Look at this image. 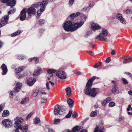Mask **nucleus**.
Instances as JSON below:
<instances>
[{
	"label": "nucleus",
	"instance_id": "7c9ffc66",
	"mask_svg": "<svg viewBox=\"0 0 132 132\" xmlns=\"http://www.w3.org/2000/svg\"><path fill=\"white\" fill-rule=\"evenodd\" d=\"M27 75V73L25 72L23 74H20L18 75L17 77L16 78L18 79H21L24 77V76Z\"/></svg>",
	"mask_w": 132,
	"mask_h": 132
},
{
	"label": "nucleus",
	"instance_id": "052dcab7",
	"mask_svg": "<svg viewBox=\"0 0 132 132\" xmlns=\"http://www.w3.org/2000/svg\"><path fill=\"white\" fill-rule=\"evenodd\" d=\"M14 92L13 91H11L10 93V95L11 97L12 98L13 97L12 96L13 95V94Z\"/></svg>",
	"mask_w": 132,
	"mask_h": 132
},
{
	"label": "nucleus",
	"instance_id": "680f3d73",
	"mask_svg": "<svg viewBox=\"0 0 132 132\" xmlns=\"http://www.w3.org/2000/svg\"><path fill=\"white\" fill-rule=\"evenodd\" d=\"M72 132V131H71L69 129H67L64 131L63 132Z\"/></svg>",
	"mask_w": 132,
	"mask_h": 132
},
{
	"label": "nucleus",
	"instance_id": "3c124183",
	"mask_svg": "<svg viewBox=\"0 0 132 132\" xmlns=\"http://www.w3.org/2000/svg\"><path fill=\"white\" fill-rule=\"evenodd\" d=\"M111 59L110 57L107 58L105 62L107 63H109Z\"/></svg>",
	"mask_w": 132,
	"mask_h": 132
},
{
	"label": "nucleus",
	"instance_id": "c9c22d12",
	"mask_svg": "<svg viewBox=\"0 0 132 132\" xmlns=\"http://www.w3.org/2000/svg\"><path fill=\"white\" fill-rule=\"evenodd\" d=\"M60 119H55L54 120L53 123L54 124H57L59 123L60 121Z\"/></svg>",
	"mask_w": 132,
	"mask_h": 132
},
{
	"label": "nucleus",
	"instance_id": "774afa93",
	"mask_svg": "<svg viewBox=\"0 0 132 132\" xmlns=\"http://www.w3.org/2000/svg\"><path fill=\"white\" fill-rule=\"evenodd\" d=\"M88 7H85L82 9L83 11H86Z\"/></svg>",
	"mask_w": 132,
	"mask_h": 132
},
{
	"label": "nucleus",
	"instance_id": "8fccbe9b",
	"mask_svg": "<svg viewBox=\"0 0 132 132\" xmlns=\"http://www.w3.org/2000/svg\"><path fill=\"white\" fill-rule=\"evenodd\" d=\"M34 59L35 61V64H37L39 62V60L37 58V57H34Z\"/></svg>",
	"mask_w": 132,
	"mask_h": 132
},
{
	"label": "nucleus",
	"instance_id": "1a4fd4ad",
	"mask_svg": "<svg viewBox=\"0 0 132 132\" xmlns=\"http://www.w3.org/2000/svg\"><path fill=\"white\" fill-rule=\"evenodd\" d=\"M56 76L61 79H64L67 78L66 73L63 71H58L56 73Z\"/></svg>",
	"mask_w": 132,
	"mask_h": 132
},
{
	"label": "nucleus",
	"instance_id": "4d7b16f0",
	"mask_svg": "<svg viewBox=\"0 0 132 132\" xmlns=\"http://www.w3.org/2000/svg\"><path fill=\"white\" fill-rule=\"evenodd\" d=\"M72 116L74 118L77 117V114L76 113H75L72 114Z\"/></svg>",
	"mask_w": 132,
	"mask_h": 132
},
{
	"label": "nucleus",
	"instance_id": "f257e3e1",
	"mask_svg": "<svg viewBox=\"0 0 132 132\" xmlns=\"http://www.w3.org/2000/svg\"><path fill=\"white\" fill-rule=\"evenodd\" d=\"M48 0H43L42 2L36 3L32 5V7L29 8L27 11V12L29 15L31 14H35L36 12V10L34 7L38 8L40 7V9L37 11V14L39 16L44 11L47 4Z\"/></svg>",
	"mask_w": 132,
	"mask_h": 132
},
{
	"label": "nucleus",
	"instance_id": "20e7f679",
	"mask_svg": "<svg viewBox=\"0 0 132 132\" xmlns=\"http://www.w3.org/2000/svg\"><path fill=\"white\" fill-rule=\"evenodd\" d=\"M91 86L86 87L84 90V93L86 95L95 97L97 94L98 91V89L94 88L90 89V87Z\"/></svg>",
	"mask_w": 132,
	"mask_h": 132
},
{
	"label": "nucleus",
	"instance_id": "a19ab883",
	"mask_svg": "<svg viewBox=\"0 0 132 132\" xmlns=\"http://www.w3.org/2000/svg\"><path fill=\"white\" fill-rule=\"evenodd\" d=\"M33 114V112H32L29 114L26 117V119L28 120L29 118H30Z\"/></svg>",
	"mask_w": 132,
	"mask_h": 132
},
{
	"label": "nucleus",
	"instance_id": "6ab92c4d",
	"mask_svg": "<svg viewBox=\"0 0 132 132\" xmlns=\"http://www.w3.org/2000/svg\"><path fill=\"white\" fill-rule=\"evenodd\" d=\"M1 67L3 70L2 74L3 75H5L6 74L7 71V69L6 65L5 64H3L2 65Z\"/></svg>",
	"mask_w": 132,
	"mask_h": 132
},
{
	"label": "nucleus",
	"instance_id": "37998d69",
	"mask_svg": "<svg viewBox=\"0 0 132 132\" xmlns=\"http://www.w3.org/2000/svg\"><path fill=\"white\" fill-rule=\"evenodd\" d=\"M115 105L114 103L113 102H112L109 103V105L110 107H112L114 106Z\"/></svg>",
	"mask_w": 132,
	"mask_h": 132
},
{
	"label": "nucleus",
	"instance_id": "7ed1b4c3",
	"mask_svg": "<svg viewBox=\"0 0 132 132\" xmlns=\"http://www.w3.org/2000/svg\"><path fill=\"white\" fill-rule=\"evenodd\" d=\"M108 31L106 29H103L102 30L101 32L96 37L95 39L102 42H108L109 40L108 38Z\"/></svg>",
	"mask_w": 132,
	"mask_h": 132
},
{
	"label": "nucleus",
	"instance_id": "2f4dec72",
	"mask_svg": "<svg viewBox=\"0 0 132 132\" xmlns=\"http://www.w3.org/2000/svg\"><path fill=\"white\" fill-rule=\"evenodd\" d=\"M47 72L49 73L52 74L53 73L57 71L56 70L54 69H48L47 71Z\"/></svg>",
	"mask_w": 132,
	"mask_h": 132
},
{
	"label": "nucleus",
	"instance_id": "9d476101",
	"mask_svg": "<svg viewBox=\"0 0 132 132\" xmlns=\"http://www.w3.org/2000/svg\"><path fill=\"white\" fill-rule=\"evenodd\" d=\"M14 120L15 122L14 126L15 128H16L19 125L22 123L23 121V119L20 117H16L14 118Z\"/></svg>",
	"mask_w": 132,
	"mask_h": 132
},
{
	"label": "nucleus",
	"instance_id": "6e6552de",
	"mask_svg": "<svg viewBox=\"0 0 132 132\" xmlns=\"http://www.w3.org/2000/svg\"><path fill=\"white\" fill-rule=\"evenodd\" d=\"M28 125H25L23 126L20 125L15 130H13V132H20L19 129L21 130L22 132H29L28 129Z\"/></svg>",
	"mask_w": 132,
	"mask_h": 132
},
{
	"label": "nucleus",
	"instance_id": "58836bf2",
	"mask_svg": "<svg viewBox=\"0 0 132 132\" xmlns=\"http://www.w3.org/2000/svg\"><path fill=\"white\" fill-rule=\"evenodd\" d=\"M72 113V110L69 111L68 113L65 116V117L67 118H69L70 117Z\"/></svg>",
	"mask_w": 132,
	"mask_h": 132
},
{
	"label": "nucleus",
	"instance_id": "ea45409f",
	"mask_svg": "<svg viewBox=\"0 0 132 132\" xmlns=\"http://www.w3.org/2000/svg\"><path fill=\"white\" fill-rule=\"evenodd\" d=\"M121 80L123 82V83L125 85H127L128 84V82L127 80L124 78H122L121 79Z\"/></svg>",
	"mask_w": 132,
	"mask_h": 132
},
{
	"label": "nucleus",
	"instance_id": "09e8293b",
	"mask_svg": "<svg viewBox=\"0 0 132 132\" xmlns=\"http://www.w3.org/2000/svg\"><path fill=\"white\" fill-rule=\"evenodd\" d=\"M89 6L90 7H93L94 5V4L93 1H90L89 4Z\"/></svg>",
	"mask_w": 132,
	"mask_h": 132
},
{
	"label": "nucleus",
	"instance_id": "9b49d317",
	"mask_svg": "<svg viewBox=\"0 0 132 132\" xmlns=\"http://www.w3.org/2000/svg\"><path fill=\"white\" fill-rule=\"evenodd\" d=\"M9 18L8 15H5L1 19L0 21V28L4 26L8 23V20Z\"/></svg>",
	"mask_w": 132,
	"mask_h": 132
},
{
	"label": "nucleus",
	"instance_id": "ddd939ff",
	"mask_svg": "<svg viewBox=\"0 0 132 132\" xmlns=\"http://www.w3.org/2000/svg\"><path fill=\"white\" fill-rule=\"evenodd\" d=\"M2 123L5 126V127L7 128L11 127L12 125V123L8 119L3 120L2 121Z\"/></svg>",
	"mask_w": 132,
	"mask_h": 132
},
{
	"label": "nucleus",
	"instance_id": "6e6d98bb",
	"mask_svg": "<svg viewBox=\"0 0 132 132\" xmlns=\"http://www.w3.org/2000/svg\"><path fill=\"white\" fill-rule=\"evenodd\" d=\"M116 51L114 50H112L111 51V54L112 55H115L116 54Z\"/></svg>",
	"mask_w": 132,
	"mask_h": 132
},
{
	"label": "nucleus",
	"instance_id": "a878e982",
	"mask_svg": "<svg viewBox=\"0 0 132 132\" xmlns=\"http://www.w3.org/2000/svg\"><path fill=\"white\" fill-rule=\"evenodd\" d=\"M9 114V112L8 110H4L2 114V116L3 117H6L8 116Z\"/></svg>",
	"mask_w": 132,
	"mask_h": 132
},
{
	"label": "nucleus",
	"instance_id": "423d86ee",
	"mask_svg": "<svg viewBox=\"0 0 132 132\" xmlns=\"http://www.w3.org/2000/svg\"><path fill=\"white\" fill-rule=\"evenodd\" d=\"M66 109L65 106H60L57 104L54 106V113L56 115H57L59 114H62L65 113Z\"/></svg>",
	"mask_w": 132,
	"mask_h": 132
},
{
	"label": "nucleus",
	"instance_id": "4c0bfd02",
	"mask_svg": "<svg viewBox=\"0 0 132 132\" xmlns=\"http://www.w3.org/2000/svg\"><path fill=\"white\" fill-rule=\"evenodd\" d=\"M119 21L121 23L123 24H125L126 23V20L123 17H122V18H121V19H120V20Z\"/></svg>",
	"mask_w": 132,
	"mask_h": 132
},
{
	"label": "nucleus",
	"instance_id": "cd10ccee",
	"mask_svg": "<svg viewBox=\"0 0 132 132\" xmlns=\"http://www.w3.org/2000/svg\"><path fill=\"white\" fill-rule=\"evenodd\" d=\"M40 122V120L39 118L37 117H35L34 119V123L38 124Z\"/></svg>",
	"mask_w": 132,
	"mask_h": 132
},
{
	"label": "nucleus",
	"instance_id": "79ce46f5",
	"mask_svg": "<svg viewBox=\"0 0 132 132\" xmlns=\"http://www.w3.org/2000/svg\"><path fill=\"white\" fill-rule=\"evenodd\" d=\"M45 22V21L43 19L40 20L39 21V23L40 25L43 24Z\"/></svg>",
	"mask_w": 132,
	"mask_h": 132
},
{
	"label": "nucleus",
	"instance_id": "e433bc0d",
	"mask_svg": "<svg viewBox=\"0 0 132 132\" xmlns=\"http://www.w3.org/2000/svg\"><path fill=\"white\" fill-rule=\"evenodd\" d=\"M97 115V113L96 111H92L90 113V116L91 117H94Z\"/></svg>",
	"mask_w": 132,
	"mask_h": 132
},
{
	"label": "nucleus",
	"instance_id": "4be33fe9",
	"mask_svg": "<svg viewBox=\"0 0 132 132\" xmlns=\"http://www.w3.org/2000/svg\"><path fill=\"white\" fill-rule=\"evenodd\" d=\"M24 68V67H17L15 69V72L16 73H19L22 71Z\"/></svg>",
	"mask_w": 132,
	"mask_h": 132
},
{
	"label": "nucleus",
	"instance_id": "49530a36",
	"mask_svg": "<svg viewBox=\"0 0 132 132\" xmlns=\"http://www.w3.org/2000/svg\"><path fill=\"white\" fill-rule=\"evenodd\" d=\"M74 0H70L69 2V4L70 6H72L73 4Z\"/></svg>",
	"mask_w": 132,
	"mask_h": 132
},
{
	"label": "nucleus",
	"instance_id": "c03bdc74",
	"mask_svg": "<svg viewBox=\"0 0 132 132\" xmlns=\"http://www.w3.org/2000/svg\"><path fill=\"white\" fill-rule=\"evenodd\" d=\"M111 100V98L110 97H108L106 98L105 100L106 103H109Z\"/></svg>",
	"mask_w": 132,
	"mask_h": 132
},
{
	"label": "nucleus",
	"instance_id": "412c9836",
	"mask_svg": "<svg viewBox=\"0 0 132 132\" xmlns=\"http://www.w3.org/2000/svg\"><path fill=\"white\" fill-rule=\"evenodd\" d=\"M42 69L40 67H38L37 69H36L34 72L33 75L34 76H37L39 73L40 71Z\"/></svg>",
	"mask_w": 132,
	"mask_h": 132
},
{
	"label": "nucleus",
	"instance_id": "b1692460",
	"mask_svg": "<svg viewBox=\"0 0 132 132\" xmlns=\"http://www.w3.org/2000/svg\"><path fill=\"white\" fill-rule=\"evenodd\" d=\"M29 98L28 97H26L23 99L21 101L20 103L21 104H25L28 102L29 101Z\"/></svg>",
	"mask_w": 132,
	"mask_h": 132
},
{
	"label": "nucleus",
	"instance_id": "dca6fc26",
	"mask_svg": "<svg viewBox=\"0 0 132 132\" xmlns=\"http://www.w3.org/2000/svg\"><path fill=\"white\" fill-rule=\"evenodd\" d=\"M22 86L21 83L18 82H17L16 85V87L14 88V92H19Z\"/></svg>",
	"mask_w": 132,
	"mask_h": 132
},
{
	"label": "nucleus",
	"instance_id": "72a5a7b5",
	"mask_svg": "<svg viewBox=\"0 0 132 132\" xmlns=\"http://www.w3.org/2000/svg\"><path fill=\"white\" fill-rule=\"evenodd\" d=\"M122 15L120 13L117 14L116 16V19L119 20V21L121 19V18H122Z\"/></svg>",
	"mask_w": 132,
	"mask_h": 132
},
{
	"label": "nucleus",
	"instance_id": "f704fd0d",
	"mask_svg": "<svg viewBox=\"0 0 132 132\" xmlns=\"http://www.w3.org/2000/svg\"><path fill=\"white\" fill-rule=\"evenodd\" d=\"M17 58L19 60H22L26 58V57L25 56L21 55H17Z\"/></svg>",
	"mask_w": 132,
	"mask_h": 132
},
{
	"label": "nucleus",
	"instance_id": "c756f323",
	"mask_svg": "<svg viewBox=\"0 0 132 132\" xmlns=\"http://www.w3.org/2000/svg\"><path fill=\"white\" fill-rule=\"evenodd\" d=\"M123 62L125 63H128L131 62V61L129 58L126 59L125 57L123 58Z\"/></svg>",
	"mask_w": 132,
	"mask_h": 132
},
{
	"label": "nucleus",
	"instance_id": "de8ad7c7",
	"mask_svg": "<svg viewBox=\"0 0 132 132\" xmlns=\"http://www.w3.org/2000/svg\"><path fill=\"white\" fill-rule=\"evenodd\" d=\"M47 101V100L46 98H42L41 99V102L42 103H44L46 102Z\"/></svg>",
	"mask_w": 132,
	"mask_h": 132
},
{
	"label": "nucleus",
	"instance_id": "39448f33",
	"mask_svg": "<svg viewBox=\"0 0 132 132\" xmlns=\"http://www.w3.org/2000/svg\"><path fill=\"white\" fill-rule=\"evenodd\" d=\"M0 1L2 2L7 3V6L12 7H11L10 11L8 12V14H10L11 13H13L15 12V8L13 7L16 4V2L15 0H0Z\"/></svg>",
	"mask_w": 132,
	"mask_h": 132
},
{
	"label": "nucleus",
	"instance_id": "aec40b11",
	"mask_svg": "<svg viewBox=\"0 0 132 132\" xmlns=\"http://www.w3.org/2000/svg\"><path fill=\"white\" fill-rule=\"evenodd\" d=\"M67 103L70 108L72 107L74 104V101L71 98H69V100H67Z\"/></svg>",
	"mask_w": 132,
	"mask_h": 132
},
{
	"label": "nucleus",
	"instance_id": "603ef678",
	"mask_svg": "<svg viewBox=\"0 0 132 132\" xmlns=\"http://www.w3.org/2000/svg\"><path fill=\"white\" fill-rule=\"evenodd\" d=\"M38 92H34L33 94V96L34 97H36L38 95Z\"/></svg>",
	"mask_w": 132,
	"mask_h": 132
},
{
	"label": "nucleus",
	"instance_id": "a18cd8bd",
	"mask_svg": "<svg viewBox=\"0 0 132 132\" xmlns=\"http://www.w3.org/2000/svg\"><path fill=\"white\" fill-rule=\"evenodd\" d=\"M126 13L127 14L132 13V10L131 9H128L126 10Z\"/></svg>",
	"mask_w": 132,
	"mask_h": 132
},
{
	"label": "nucleus",
	"instance_id": "f03ea898",
	"mask_svg": "<svg viewBox=\"0 0 132 132\" xmlns=\"http://www.w3.org/2000/svg\"><path fill=\"white\" fill-rule=\"evenodd\" d=\"M84 23V22L81 21L73 24L72 22L69 21L64 22L63 27L66 31L72 32L81 26Z\"/></svg>",
	"mask_w": 132,
	"mask_h": 132
},
{
	"label": "nucleus",
	"instance_id": "0e129e2a",
	"mask_svg": "<svg viewBox=\"0 0 132 132\" xmlns=\"http://www.w3.org/2000/svg\"><path fill=\"white\" fill-rule=\"evenodd\" d=\"M87 18V17L85 15H84L83 17L82 18H83V20L84 21H85L86 20V19Z\"/></svg>",
	"mask_w": 132,
	"mask_h": 132
},
{
	"label": "nucleus",
	"instance_id": "69168bd1",
	"mask_svg": "<svg viewBox=\"0 0 132 132\" xmlns=\"http://www.w3.org/2000/svg\"><path fill=\"white\" fill-rule=\"evenodd\" d=\"M128 93L130 95H132V90H130L128 91Z\"/></svg>",
	"mask_w": 132,
	"mask_h": 132
},
{
	"label": "nucleus",
	"instance_id": "393cba45",
	"mask_svg": "<svg viewBox=\"0 0 132 132\" xmlns=\"http://www.w3.org/2000/svg\"><path fill=\"white\" fill-rule=\"evenodd\" d=\"M36 81L35 78H34L31 81H28L27 82V84L29 86H31L34 84Z\"/></svg>",
	"mask_w": 132,
	"mask_h": 132
},
{
	"label": "nucleus",
	"instance_id": "0eeeda50",
	"mask_svg": "<svg viewBox=\"0 0 132 132\" xmlns=\"http://www.w3.org/2000/svg\"><path fill=\"white\" fill-rule=\"evenodd\" d=\"M112 82L113 84V85L112 89L111 90L112 92L115 94V93L118 94L120 92L118 88L117 87L118 84V82L117 81H112Z\"/></svg>",
	"mask_w": 132,
	"mask_h": 132
},
{
	"label": "nucleus",
	"instance_id": "5701e85b",
	"mask_svg": "<svg viewBox=\"0 0 132 132\" xmlns=\"http://www.w3.org/2000/svg\"><path fill=\"white\" fill-rule=\"evenodd\" d=\"M50 84H51V85L52 86H53L54 85V83L51 81L47 82L46 84V88L48 90H49L50 89L49 86Z\"/></svg>",
	"mask_w": 132,
	"mask_h": 132
},
{
	"label": "nucleus",
	"instance_id": "473e14b6",
	"mask_svg": "<svg viewBox=\"0 0 132 132\" xmlns=\"http://www.w3.org/2000/svg\"><path fill=\"white\" fill-rule=\"evenodd\" d=\"M20 32H21L19 31H17L16 32L12 34L11 35V36L12 37H14L18 35H19Z\"/></svg>",
	"mask_w": 132,
	"mask_h": 132
},
{
	"label": "nucleus",
	"instance_id": "a211bd4d",
	"mask_svg": "<svg viewBox=\"0 0 132 132\" xmlns=\"http://www.w3.org/2000/svg\"><path fill=\"white\" fill-rule=\"evenodd\" d=\"M105 130L103 127H99L97 126H96L94 132H105Z\"/></svg>",
	"mask_w": 132,
	"mask_h": 132
},
{
	"label": "nucleus",
	"instance_id": "13d9d810",
	"mask_svg": "<svg viewBox=\"0 0 132 132\" xmlns=\"http://www.w3.org/2000/svg\"><path fill=\"white\" fill-rule=\"evenodd\" d=\"M100 66V65H99L97 64H96L93 66V67L94 68H97L98 67H99Z\"/></svg>",
	"mask_w": 132,
	"mask_h": 132
},
{
	"label": "nucleus",
	"instance_id": "338daca9",
	"mask_svg": "<svg viewBox=\"0 0 132 132\" xmlns=\"http://www.w3.org/2000/svg\"><path fill=\"white\" fill-rule=\"evenodd\" d=\"M127 74L129 75V76L130 77L132 78V75L129 72H125Z\"/></svg>",
	"mask_w": 132,
	"mask_h": 132
},
{
	"label": "nucleus",
	"instance_id": "5fc2aeb1",
	"mask_svg": "<svg viewBox=\"0 0 132 132\" xmlns=\"http://www.w3.org/2000/svg\"><path fill=\"white\" fill-rule=\"evenodd\" d=\"M45 31V30L42 29H40L39 30V32L40 34L43 33Z\"/></svg>",
	"mask_w": 132,
	"mask_h": 132
},
{
	"label": "nucleus",
	"instance_id": "2eb2a0df",
	"mask_svg": "<svg viewBox=\"0 0 132 132\" xmlns=\"http://www.w3.org/2000/svg\"><path fill=\"white\" fill-rule=\"evenodd\" d=\"M92 30L95 31L96 30L100 29L101 27L97 24L93 23L91 24Z\"/></svg>",
	"mask_w": 132,
	"mask_h": 132
},
{
	"label": "nucleus",
	"instance_id": "f8f14e48",
	"mask_svg": "<svg viewBox=\"0 0 132 132\" xmlns=\"http://www.w3.org/2000/svg\"><path fill=\"white\" fill-rule=\"evenodd\" d=\"M87 132L86 130L83 129L82 126H77L73 128L72 132Z\"/></svg>",
	"mask_w": 132,
	"mask_h": 132
},
{
	"label": "nucleus",
	"instance_id": "c85d7f7f",
	"mask_svg": "<svg viewBox=\"0 0 132 132\" xmlns=\"http://www.w3.org/2000/svg\"><path fill=\"white\" fill-rule=\"evenodd\" d=\"M65 90L67 94L70 96L71 94V88L68 87L65 89Z\"/></svg>",
	"mask_w": 132,
	"mask_h": 132
},
{
	"label": "nucleus",
	"instance_id": "4468645a",
	"mask_svg": "<svg viewBox=\"0 0 132 132\" xmlns=\"http://www.w3.org/2000/svg\"><path fill=\"white\" fill-rule=\"evenodd\" d=\"M26 9H23L21 12L20 15V18L21 21H23L26 20Z\"/></svg>",
	"mask_w": 132,
	"mask_h": 132
},
{
	"label": "nucleus",
	"instance_id": "e2e57ef3",
	"mask_svg": "<svg viewBox=\"0 0 132 132\" xmlns=\"http://www.w3.org/2000/svg\"><path fill=\"white\" fill-rule=\"evenodd\" d=\"M48 132H54L53 130L51 128H49L48 129Z\"/></svg>",
	"mask_w": 132,
	"mask_h": 132
},
{
	"label": "nucleus",
	"instance_id": "f3484780",
	"mask_svg": "<svg viewBox=\"0 0 132 132\" xmlns=\"http://www.w3.org/2000/svg\"><path fill=\"white\" fill-rule=\"evenodd\" d=\"M96 78V77L94 76L90 79H89L88 80L87 83L86 84V87L92 86L93 84V81L95 80Z\"/></svg>",
	"mask_w": 132,
	"mask_h": 132
},
{
	"label": "nucleus",
	"instance_id": "bb28decb",
	"mask_svg": "<svg viewBox=\"0 0 132 132\" xmlns=\"http://www.w3.org/2000/svg\"><path fill=\"white\" fill-rule=\"evenodd\" d=\"M80 14V13L78 12L76 13H73L70 15L69 16L72 19H73L75 17L79 15Z\"/></svg>",
	"mask_w": 132,
	"mask_h": 132
},
{
	"label": "nucleus",
	"instance_id": "bf43d9fd",
	"mask_svg": "<svg viewBox=\"0 0 132 132\" xmlns=\"http://www.w3.org/2000/svg\"><path fill=\"white\" fill-rule=\"evenodd\" d=\"M106 102L105 101H104L102 103V104L103 106H105L106 104Z\"/></svg>",
	"mask_w": 132,
	"mask_h": 132
},
{
	"label": "nucleus",
	"instance_id": "864d4df0",
	"mask_svg": "<svg viewBox=\"0 0 132 132\" xmlns=\"http://www.w3.org/2000/svg\"><path fill=\"white\" fill-rule=\"evenodd\" d=\"M87 52L89 54L91 55L92 56L94 54V53L93 52L90 51H87Z\"/></svg>",
	"mask_w": 132,
	"mask_h": 132
}]
</instances>
